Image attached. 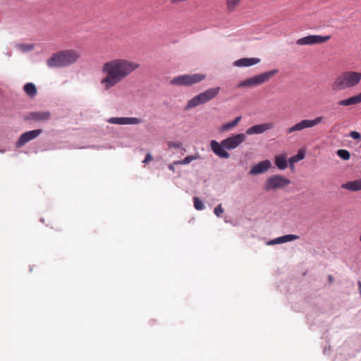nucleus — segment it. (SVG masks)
<instances>
[{"mask_svg":"<svg viewBox=\"0 0 361 361\" xmlns=\"http://www.w3.org/2000/svg\"><path fill=\"white\" fill-rule=\"evenodd\" d=\"M245 140V135L243 133H239L235 135L228 137L222 140L223 146L226 149H232L236 148L243 142Z\"/></svg>","mask_w":361,"mask_h":361,"instance_id":"obj_10","label":"nucleus"},{"mask_svg":"<svg viewBox=\"0 0 361 361\" xmlns=\"http://www.w3.org/2000/svg\"><path fill=\"white\" fill-rule=\"evenodd\" d=\"M328 281L329 282V284H332L333 283L334 279V277H333L332 275H329L328 276Z\"/></svg>","mask_w":361,"mask_h":361,"instance_id":"obj_37","label":"nucleus"},{"mask_svg":"<svg viewBox=\"0 0 361 361\" xmlns=\"http://www.w3.org/2000/svg\"><path fill=\"white\" fill-rule=\"evenodd\" d=\"M42 133V130H32L23 133L16 142L17 147H21L29 141L34 140Z\"/></svg>","mask_w":361,"mask_h":361,"instance_id":"obj_12","label":"nucleus"},{"mask_svg":"<svg viewBox=\"0 0 361 361\" xmlns=\"http://www.w3.org/2000/svg\"><path fill=\"white\" fill-rule=\"evenodd\" d=\"M304 157H305L304 154H302V152H298L297 154L291 157L289 159V162L290 163V164H293V163L298 162L300 160L303 159Z\"/></svg>","mask_w":361,"mask_h":361,"instance_id":"obj_26","label":"nucleus"},{"mask_svg":"<svg viewBox=\"0 0 361 361\" xmlns=\"http://www.w3.org/2000/svg\"><path fill=\"white\" fill-rule=\"evenodd\" d=\"M139 63L125 58H115L104 62L100 84L108 91L121 83L140 68Z\"/></svg>","mask_w":361,"mask_h":361,"instance_id":"obj_1","label":"nucleus"},{"mask_svg":"<svg viewBox=\"0 0 361 361\" xmlns=\"http://www.w3.org/2000/svg\"><path fill=\"white\" fill-rule=\"evenodd\" d=\"M241 120V116H238L233 121L222 125L220 128V131L222 133L227 132L235 128Z\"/></svg>","mask_w":361,"mask_h":361,"instance_id":"obj_19","label":"nucleus"},{"mask_svg":"<svg viewBox=\"0 0 361 361\" xmlns=\"http://www.w3.org/2000/svg\"><path fill=\"white\" fill-rule=\"evenodd\" d=\"M210 147L213 152L219 157L220 158L228 159L229 158V154L226 151V148L223 146L222 142L219 143L216 140H212L210 142Z\"/></svg>","mask_w":361,"mask_h":361,"instance_id":"obj_14","label":"nucleus"},{"mask_svg":"<svg viewBox=\"0 0 361 361\" xmlns=\"http://www.w3.org/2000/svg\"><path fill=\"white\" fill-rule=\"evenodd\" d=\"M193 201L194 207L197 210H202L204 208L203 202L198 197H194Z\"/></svg>","mask_w":361,"mask_h":361,"instance_id":"obj_28","label":"nucleus"},{"mask_svg":"<svg viewBox=\"0 0 361 361\" xmlns=\"http://www.w3.org/2000/svg\"><path fill=\"white\" fill-rule=\"evenodd\" d=\"M350 136L353 138V139H360L361 135H360V133H358L357 131H352L350 133Z\"/></svg>","mask_w":361,"mask_h":361,"instance_id":"obj_31","label":"nucleus"},{"mask_svg":"<svg viewBox=\"0 0 361 361\" xmlns=\"http://www.w3.org/2000/svg\"><path fill=\"white\" fill-rule=\"evenodd\" d=\"M357 286H358V289H359L360 294L361 295V281H358L357 282Z\"/></svg>","mask_w":361,"mask_h":361,"instance_id":"obj_39","label":"nucleus"},{"mask_svg":"<svg viewBox=\"0 0 361 361\" xmlns=\"http://www.w3.org/2000/svg\"><path fill=\"white\" fill-rule=\"evenodd\" d=\"M80 57V53L75 49H66L54 54L48 60L50 68L65 67L75 63Z\"/></svg>","mask_w":361,"mask_h":361,"instance_id":"obj_2","label":"nucleus"},{"mask_svg":"<svg viewBox=\"0 0 361 361\" xmlns=\"http://www.w3.org/2000/svg\"><path fill=\"white\" fill-rule=\"evenodd\" d=\"M107 121L109 123L117 125H135L142 122L141 118L136 117H112Z\"/></svg>","mask_w":361,"mask_h":361,"instance_id":"obj_13","label":"nucleus"},{"mask_svg":"<svg viewBox=\"0 0 361 361\" xmlns=\"http://www.w3.org/2000/svg\"><path fill=\"white\" fill-rule=\"evenodd\" d=\"M361 80V73L356 71H345L336 78L331 85L334 91H341L353 87L358 85Z\"/></svg>","mask_w":361,"mask_h":361,"instance_id":"obj_3","label":"nucleus"},{"mask_svg":"<svg viewBox=\"0 0 361 361\" xmlns=\"http://www.w3.org/2000/svg\"><path fill=\"white\" fill-rule=\"evenodd\" d=\"M274 126L272 123L255 125L250 128V135L261 134L267 130L271 129Z\"/></svg>","mask_w":361,"mask_h":361,"instance_id":"obj_16","label":"nucleus"},{"mask_svg":"<svg viewBox=\"0 0 361 361\" xmlns=\"http://www.w3.org/2000/svg\"><path fill=\"white\" fill-rule=\"evenodd\" d=\"M220 90L221 88L219 87H216L208 89L206 91L198 94L188 101L185 109L188 110L211 101L216 97L219 93Z\"/></svg>","mask_w":361,"mask_h":361,"instance_id":"obj_4","label":"nucleus"},{"mask_svg":"<svg viewBox=\"0 0 361 361\" xmlns=\"http://www.w3.org/2000/svg\"><path fill=\"white\" fill-rule=\"evenodd\" d=\"M23 90L25 93L31 98H33L37 94V88L35 85L32 82L26 83L23 87Z\"/></svg>","mask_w":361,"mask_h":361,"instance_id":"obj_21","label":"nucleus"},{"mask_svg":"<svg viewBox=\"0 0 361 361\" xmlns=\"http://www.w3.org/2000/svg\"><path fill=\"white\" fill-rule=\"evenodd\" d=\"M168 146L169 148H177L179 149L181 147L182 145L179 142H169L168 143Z\"/></svg>","mask_w":361,"mask_h":361,"instance_id":"obj_30","label":"nucleus"},{"mask_svg":"<svg viewBox=\"0 0 361 361\" xmlns=\"http://www.w3.org/2000/svg\"><path fill=\"white\" fill-rule=\"evenodd\" d=\"M361 103V92L357 95L353 96L351 97L340 100L338 102L339 106H348L352 105H356Z\"/></svg>","mask_w":361,"mask_h":361,"instance_id":"obj_17","label":"nucleus"},{"mask_svg":"<svg viewBox=\"0 0 361 361\" xmlns=\"http://www.w3.org/2000/svg\"><path fill=\"white\" fill-rule=\"evenodd\" d=\"M260 61V59L258 58H250V66L255 65Z\"/></svg>","mask_w":361,"mask_h":361,"instance_id":"obj_32","label":"nucleus"},{"mask_svg":"<svg viewBox=\"0 0 361 361\" xmlns=\"http://www.w3.org/2000/svg\"><path fill=\"white\" fill-rule=\"evenodd\" d=\"M324 122V117L322 116H318L316 117L314 119L312 120H308V119H304L302 120L300 122L295 124L292 127L289 128L287 130L288 133H291L295 131H299L304 130L305 128H312L319 123H322Z\"/></svg>","mask_w":361,"mask_h":361,"instance_id":"obj_7","label":"nucleus"},{"mask_svg":"<svg viewBox=\"0 0 361 361\" xmlns=\"http://www.w3.org/2000/svg\"><path fill=\"white\" fill-rule=\"evenodd\" d=\"M24 51L31 50L34 48V46L32 44L22 45Z\"/></svg>","mask_w":361,"mask_h":361,"instance_id":"obj_35","label":"nucleus"},{"mask_svg":"<svg viewBox=\"0 0 361 361\" xmlns=\"http://www.w3.org/2000/svg\"><path fill=\"white\" fill-rule=\"evenodd\" d=\"M360 241H361V235H360Z\"/></svg>","mask_w":361,"mask_h":361,"instance_id":"obj_40","label":"nucleus"},{"mask_svg":"<svg viewBox=\"0 0 361 361\" xmlns=\"http://www.w3.org/2000/svg\"><path fill=\"white\" fill-rule=\"evenodd\" d=\"M233 66L240 67L244 66L247 67L248 66V58H243L239 60H237L233 62Z\"/></svg>","mask_w":361,"mask_h":361,"instance_id":"obj_27","label":"nucleus"},{"mask_svg":"<svg viewBox=\"0 0 361 361\" xmlns=\"http://www.w3.org/2000/svg\"><path fill=\"white\" fill-rule=\"evenodd\" d=\"M51 118V113L49 111H32L27 114L25 119L35 122H47Z\"/></svg>","mask_w":361,"mask_h":361,"instance_id":"obj_11","label":"nucleus"},{"mask_svg":"<svg viewBox=\"0 0 361 361\" xmlns=\"http://www.w3.org/2000/svg\"><path fill=\"white\" fill-rule=\"evenodd\" d=\"M275 164L281 170L287 168V159L285 154H280L275 157Z\"/></svg>","mask_w":361,"mask_h":361,"instance_id":"obj_20","label":"nucleus"},{"mask_svg":"<svg viewBox=\"0 0 361 361\" xmlns=\"http://www.w3.org/2000/svg\"><path fill=\"white\" fill-rule=\"evenodd\" d=\"M331 39L330 35L321 36V35H308L298 39L296 41L298 45H314L323 44Z\"/></svg>","mask_w":361,"mask_h":361,"instance_id":"obj_8","label":"nucleus"},{"mask_svg":"<svg viewBox=\"0 0 361 361\" xmlns=\"http://www.w3.org/2000/svg\"><path fill=\"white\" fill-rule=\"evenodd\" d=\"M206 75L202 73L184 74L173 78L170 84L176 86H190L204 80Z\"/></svg>","mask_w":361,"mask_h":361,"instance_id":"obj_5","label":"nucleus"},{"mask_svg":"<svg viewBox=\"0 0 361 361\" xmlns=\"http://www.w3.org/2000/svg\"><path fill=\"white\" fill-rule=\"evenodd\" d=\"M341 188L353 192L361 190V178L348 181L343 184Z\"/></svg>","mask_w":361,"mask_h":361,"instance_id":"obj_18","label":"nucleus"},{"mask_svg":"<svg viewBox=\"0 0 361 361\" xmlns=\"http://www.w3.org/2000/svg\"><path fill=\"white\" fill-rule=\"evenodd\" d=\"M298 238H299L298 235H293V234H288V235H285L279 237V239H280L281 243L292 241L294 240H297Z\"/></svg>","mask_w":361,"mask_h":361,"instance_id":"obj_24","label":"nucleus"},{"mask_svg":"<svg viewBox=\"0 0 361 361\" xmlns=\"http://www.w3.org/2000/svg\"><path fill=\"white\" fill-rule=\"evenodd\" d=\"M338 156L343 160H348L350 158V153L347 149H338Z\"/></svg>","mask_w":361,"mask_h":361,"instance_id":"obj_25","label":"nucleus"},{"mask_svg":"<svg viewBox=\"0 0 361 361\" xmlns=\"http://www.w3.org/2000/svg\"><path fill=\"white\" fill-rule=\"evenodd\" d=\"M174 165H175V164H173H173H169L168 167H169V169L170 170H171V171H174V170H175V169H174Z\"/></svg>","mask_w":361,"mask_h":361,"instance_id":"obj_38","label":"nucleus"},{"mask_svg":"<svg viewBox=\"0 0 361 361\" xmlns=\"http://www.w3.org/2000/svg\"><path fill=\"white\" fill-rule=\"evenodd\" d=\"M278 73V69H274L251 77L250 78V86H256L262 85L269 81L272 77L276 75Z\"/></svg>","mask_w":361,"mask_h":361,"instance_id":"obj_9","label":"nucleus"},{"mask_svg":"<svg viewBox=\"0 0 361 361\" xmlns=\"http://www.w3.org/2000/svg\"><path fill=\"white\" fill-rule=\"evenodd\" d=\"M248 85V79L245 80L244 81L241 82L238 84V87H244Z\"/></svg>","mask_w":361,"mask_h":361,"instance_id":"obj_36","label":"nucleus"},{"mask_svg":"<svg viewBox=\"0 0 361 361\" xmlns=\"http://www.w3.org/2000/svg\"><path fill=\"white\" fill-rule=\"evenodd\" d=\"M279 243H281V240H280L279 237V238H276L275 239H273V240H270L268 243V245H276V244H279Z\"/></svg>","mask_w":361,"mask_h":361,"instance_id":"obj_33","label":"nucleus"},{"mask_svg":"<svg viewBox=\"0 0 361 361\" xmlns=\"http://www.w3.org/2000/svg\"><path fill=\"white\" fill-rule=\"evenodd\" d=\"M198 158H199L198 155L188 156V157H185L183 160L174 161L173 164H183V165L188 164L192 161L196 160Z\"/></svg>","mask_w":361,"mask_h":361,"instance_id":"obj_22","label":"nucleus"},{"mask_svg":"<svg viewBox=\"0 0 361 361\" xmlns=\"http://www.w3.org/2000/svg\"><path fill=\"white\" fill-rule=\"evenodd\" d=\"M152 160V157L151 154L148 153V154H146L145 158L143 162L144 163H147V162H149Z\"/></svg>","mask_w":361,"mask_h":361,"instance_id":"obj_34","label":"nucleus"},{"mask_svg":"<svg viewBox=\"0 0 361 361\" xmlns=\"http://www.w3.org/2000/svg\"><path fill=\"white\" fill-rule=\"evenodd\" d=\"M240 0H226V7L228 11H233L239 5Z\"/></svg>","mask_w":361,"mask_h":361,"instance_id":"obj_23","label":"nucleus"},{"mask_svg":"<svg viewBox=\"0 0 361 361\" xmlns=\"http://www.w3.org/2000/svg\"><path fill=\"white\" fill-rule=\"evenodd\" d=\"M290 183V180L284 176L281 175H274L267 179L265 185V189L267 190H275L286 187Z\"/></svg>","mask_w":361,"mask_h":361,"instance_id":"obj_6","label":"nucleus"},{"mask_svg":"<svg viewBox=\"0 0 361 361\" xmlns=\"http://www.w3.org/2000/svg\"><path fill=\"white\" fill-rule=\"evenodd\" d=\"M271 166V162L269 160H264L260 161L257 164L252 166L251 170H250V174H259L262 173L267 171L269 167Z\"/></svg>","mask_w":361,"mask_h":361,"instance_id":"obj_15","label":"nucleus"},{"mask_svg":"<svg viewBox=\"0 0 361 361\" xmlns=\"http://www.w3.org/2000/svg\"><path fill=\"white\" fill-rule=\"evenodd\" d=\"M224 210L221 207V204H219L217 207L214 208V212L218 216L220 217L221 214L224 213Z\"/></svg>","mask_w":361,"mask_h":361,"instance_id":"obj_29","label":"nucleus"}]
</instances>
